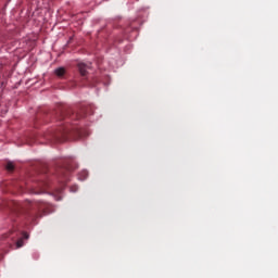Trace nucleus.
Returning <instances> with one entry per match:
<instances>
[{
    "mask_svg": "<svg viewBox=\"0 0 278 278\" xmlns=\"http://www.w3.org/2000/svg\"><path fill=\"white\" fill-rule=\"evenodd\" d=\"M75 166H73L71 161H66L63 163V166L59 168V175L63 177V179L66 181L68 179V174L71 170H74Z\"/></svg>",
    "mask_w": 278,
    "mask_h": 278,
    "instance_id": "f257e3e1",
    "label": "nucleus"
},
{
    "mask_svg": "<svg viewBox=\"0 0 278 278\" xmlns=\"http://www.w3.org/2000/svg\"><path fill=\"white\" fill-rule=\"evenodd\" d=\"M45 201H26L24 207H31L33 210H45Z\"/></svg>",
    "mask_w": 278,
    "mask_h": 278,
    "instance_id": "f03ea898",
    "label": "nucleus"
},
{
    "mask_svg": "<svg viewBox=\"0 0 278 278\" xmlns=\"http://www.w3.org/2000/svg\"><path fill=\"white\" fill-rule=\"evenodd\" d=\"M78 71H79L80 75H83V77H86V75L88 74L87 64H85L84 62H79L78 63Z\"/></svg>",
    "mask_w": 278,
    "mask_h": 278,
    "instance_id": "7ed1b4c3",
    "label": "nucleus"
},
{
    "mask_svg": "<svg viewBox=\"0 0 278 278\" xmlns=\"http://www.w3.org/2000/svg\"><path fill=\"white\" fill-rule=\"evenodd\" d=\"M54 73H55V75H58V77H63V75H65L66 71L63 66H60L59 68H55Z\"/></svg>",
    "mask_w": 278,
    "mask_h": 278,
    "instance_id": "20e7f679",
    "label": "nucleus"
},
{
    "mask_svg": "<svg viewBox=\"0 0 278 278\" xmlns=\"http://www.w3.org/2000/svg\"><path fill=\"white\" fill-rule=\"evenodd\" d=\"M89 173L88 170H81V173H79L78 178L79 179H86L88 177Z\"/></svg>",
    "mask_w": 278,
    "mask_h": 278,
    "instance_id": "39448f33",
    "label": "nucleus"
},
{
    "mask_svg": "<svg viewBox=\"0 0 278 278\" xmlns=\"http://www.w3.org/2000/svg\"><path fill=\"white\" fill-rule=\"evenodd\" d=\"M5 167L8 170H14V168H15L13 162H8Z\"/></svg>",
    "mask_w": 278,
    "mask_h": 278,
    "instance_id": "423d86ee",
    "label": "nucleus"
},
{
    "mask_svg": "<svg viewBox=\"0 0 278 278\" xmlns=\"http://www.w3.org/2000/svg\"><path fill=\"white\" fill-rule=\"evenodd\" d=\"M48 138H56V140H61V136L58 134V131L55 134H51V136H48Z\"/></svg>",
    "mask_w": 278,
    "mask_h": 278,
    "instance_id": "0eeeda50",
    "label": "nucleus"
},
{
    "mask_svg": "<svg viewBox=\"0 0 278 278\" xmlns=\"http://www.w3.org/2000/svg\"><path fill=\"white\" fill-rule=\"evenodd\" d=\"M70 190H72V192H77L78 186L77 185L71 186Z\"/></svg>",
    "mask_w": 278,
    "mask_h": 278,
    "instance_id": "6e6552de",
    "label": "nucleus"
},
{
    "mask_svg": "<svg viewBox=\"0 0 278 278\" xmlns=\"http://www.w3.org/2000/svg\"><path fill=\"white\" fill-rule=\"evenodd\" d=\"M23 244H24L23 239H20V241L16 242V247H23Z\"/></svg>",
    "mask_w": 278,
    "mask_h": 278,
    "instance_id": "1a4fd4ad",
    "label": "nucleus"
},
{
    "mask_svg": "<svg viewBox=\"0 0 278 278\" xmlns=\"http://www.w3.org/2000/svg\"><path fill=\"white\" fill-rule=\"evenodd\" d=\"M67 131H61V136H66Z\"/></svg>",
    "mask_w": 278,
    "mask_h": 278,
    "instance_id": "9d476101",
    "label": "nucleus"
},
{
    "mask_svg": "<svg viewBox=\"0 0 278 278\" xmlns=\"http://www.w3.org/2000/svg\"><path fill=\"white\" fill-rule=\"evenodd\" d=\"M24 238H29L28 235H26V232H24Z\"/></svg>",
    "mask_w": 278,
    "mask_h": 278,
    "instance_id": "9b49d317",
    "label": "nucleus"
},
{
    "mask_svg": "<svg viewBox=\"0 0 278 278\" xmlns=\"http://www.w3.org/2000/svg\"><path fill=\"white\" fill-rule=\"evenodd\" d=\"M63 188H59L58 192H62Z\"/></svg>",
    "mask_w": 278,
    "mask_h": 278,
    "instance_id": "f8f14e48",
    "label": "nucleus"
}]
</instances>
